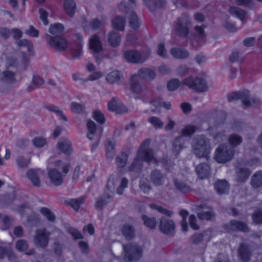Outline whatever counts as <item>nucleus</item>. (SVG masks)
Instances as JSON below:
<instances>
[{
    "instance_id": "nucleus-1",
    "label": "nucleus",
    "mask_w": 262,
    "mask_h": 262,
    "mask_svg": "<svg viewBox=\"0 0 262 262\" xmlns=\"http://www.w3.org/2000/svg\"><path fill=\"white\" fill-rule=\"evenodd\" d=\"M193 152L199 158H208L211 146L209 140L205 136H197L193 139Z\"/></svg>"
},
{
    "instance_id": "nucleus-2",
    "label": "nucleus",
    "mask_w": 262,
    "mask_h": 262,
    "mask_svg": "<svg viewBox=\"0 0 262 262\" xmlns=\"http://www.w3.org/2000/svg\"><path fill=\"white\" fill-rule=\"evenodd\" d=\"M16 74L10 70H5L0 73V92H8L17 81Z\"/></svg>"
},
{
    "instance_id": "nucleus-3",
    "label": "nucleus",
    "mask_w": 262,
    "mask_h": 262,
    "mask_svg": "<svg viewBox=\"0 0 262 262\" xmlns=\"http://www.w3.org/2000/svg\"><path fill=\"white\" fill-rule=\"evenodd\" d=\"M182 85L200 93L206 92L208 89L205 80L200 77L189 76L182 81Z\"/></svg>"
},
{
    "instance_id": "nucleus-4",
    "label": "nucleus",
    "mask_w": 262,
    "mask_h": 262,
    "mask_svg": "<svg viewBox=\"0 0 262 262\" xmlns=\"http://www.w3.org/2000/svg\"><path fill=\"white\" fill-rule=\"evenodd\" d=\"M151 51L140 52L136 50H128L124 52V57L128 62L132 63H142L145 62L150 55Z\"/></svg>"
},
{
    "instance_id": "nucleus-5",
    "label": "nucleus",
    "mask_w": 262,
    "mask_h": 262,
    "mask_svg": "<svg viewBox=\"0 0 262 262\" xmlns=\"http://www.w3.org/2000/svg\"><path fill=\"white\" fill-rule=\"evenodd\" d=\"M234 151L230 146L222 144L216 149L215 159L219 163H224L229 161L234 156Z\"/></svg>"
},
{
    "instance_id": "nucleus-6",
    "label": "nucleus",
    "mask_w": 262,
    "mask_h": 262,
    "mask_svg": "<svg viewBox=\"0 0 262 262\" xmlns=\"http://www.w3.org/2000/svg\"><path fill=\"white\" fill-rule=\"evenodd\" d=\"M124 257L128 261L138 260L141 256V249L137 245L129 243L123 245Z\"/></svg>"
},
{
    "instance_id": "nucleus-7",
    "label": "nucleus",
    "mask_w": 262,
    "mask_h": 262,
    "mask_svg": "<svg viewBox=\"0 0 262 262\" xmlns=\"http://www.w3.org/2000/svg\"><path fill=\"white\" fill-rule=\"evenodd\" d=\"M191 26L190 20L187 16L178 18L175 24V30L177 34L181 37H187Z\"/></svg>"
},
{
    "instance_id": "nucleus-8",
    "label": "nucleus",
    "mask_w": 262,
    "mask_h": 262,
    "mask_svg": "<svg viewBox=\"0 0 262 262\" xmlns=\"http://www.w3.org/2000/svg\"><path fill=\"white\" fill-rule=\"evenodd\" d=\"M224 228L227 232H249L250 228L247 224L236 220H231L228 223L224 225Z\"/></svg>"
},
{
    "instance_id": "nucleus-9",
    "label": "nucleus",
    "mask_w": 262,
    "mask_h": 262,
    "mask_svg": "<svg viewBox=\"0 0 262 262\" xmlns=\"http://www.w3.org/2000/svg\"><path fill=\"white\" fill-rule=\"evenodd\" d=\"M44 174V170L40 168H30L27 170L26 177L33 186L39 188L41 186V178Z\"/></svg>"
},
{
    "instance_id": "nucleus-10",
    "label": "nucleus",
    "mask_w": 262,
    "mask_h": 262,
    "mask_svg": "<svg viewBox=\"0 0 262 262\" xmlns=\"http://www.w3.org/2000/svg\"><path fill=\"white\" fill-rule=\"evenodd\" d=\"M50 235V233L45 229L37 230L34 238L35 245L42 248L46 247L48 245Z\"/></svg>"
},
{
    "instance_id": "nucleus-11",
    "label": "nucleus",
    "mask_w": 262,
    "mask_h": 262,
    "mask_svg": "<svg viewBox=\"0 0 262 262\" xmlns=\"http://www.w3.org/2000/svg\"><path fill=\"white\" fill-rule=\"evenodd\" d=\"M87 128L88 130V133L87 134L88 139L90 140H94L96 141V144L93 145L92 146V149L93 150L96 148V147L99 143L102 131V129H101L100 133L99 134H97L96 132V125L95 123L92 120L88 121Z\"/></svg>"
},
{
    "instance_id": "nucleus-12",
    "label": "nucleus",
    "mask_w": 262,
    "mask_h": 262,
    "mask_svg": "<svg viewBox=\"0 0 262 262\" xmlns=\"http://www.w3.org/2000/svg\"><path fill=\"white\" fill-rule=\"evenodd\" d=\"M90 48L94 52V57L96 62L99 64L102 58L98 55V53L102 51V47L101 41L97 35H93L90 39Z\"/></svg>"
},
{
    "instance_id": "nucleus-13",
    "label": "nucleus",
    "mask_w": 262,
    "mask_h": 262,
    "mask_svg": "<svg viewBox=\"0 0 262 262\" xmlns=\"http://www.w3.org/2000/svg\"><path fill=\"white\" fill-rule=\"evenodd\" d=\"M197 208L202 209L197 214V216L200 220L209 221L214 219L215 214L212 207L205 204H202L199 205Z\"/></svg>"
},
{
    "instance_id": "nucleus-14",
    "label": "nucleus",
    "mask_w": 262,
    "mask_h": 262,
    "mask_svg": "<svg viewBox=\"0 0 262 262\" xmlns=\"http://www.w3.org/2000/svg\"><path fill=\"white\" fill-rule=\"evenodd\" d=\"M160 230L166 234H170L174 232L175 224L172 220L162 216L159 222Z\"/></svg>"
},
{
    "instance_id": "nucleus-15",
    "label": "nucleus",
    "mask_w": 262,
    "mask_h": 262,
    "mask_svg": "<svg viewBox=\"0 0 262 262\" xmlns=\"http://www.w3.org/2000/svg\"><path fill=\"white\" fill-rule=\"evenodd\" d=\"M237 256L241 262H249L252 256V251L246 243L240 244L237 250Z\"/></svg>"
},
{
    "instance_id": "nucleus-16",
    "label": "nucleus",
    "mask_w": 262,
    "mask_h": 262,
    "mask_svg": "<svg viewBox=\"0 0 262 262\" xmlns=\"http://www.w3.org/2000/svg\"><path fill=\"white\" fill-rule=\"evenodd\" d=\"M48 176L51 183L55 186H60L63 182V175L56 168L49 169Z\"/></svg>"
},
{
    "instance_id": "nucleus-17",
    "label": "nucleus",
    "mask_w": 262,
    "mask_h": 262,
    "mask_svg": "<svg viewBox=\"0 0 262 262\" xmlns=\"http://www.w3.org/2000/svg\"><path fill=\"white\" fill-rule=\"evenodd\" d=\"M50 39L49 45L59 51H63L67 48V41L63 38L52 37L47 35Z\"/></svg>"
},
{
    "instance_id": "nucleus-18",
    "label": "nucleus",
    "mask_w": 262,
    "mask_h": 262,
    "mask_svg": "<svg viewBox=\"0 0 262 262\" xmlns=\"http://www.w3.org/2000/svg\"><path fill=\"white\" fill-rule=\"evenodd\" d=\"M248 91L244 90L229 94L228 96V99L229 101L241 99L244 106H249V103L246 100V97H248Z\"/></svg>"
},
{
    "instance_id": "nucleus-19",
    "label": "nucleus",
    "mask_w": 262,
    "mask_h": 262,
    "mask_svg": "<svg viewBox=\"0 0 262 262\" xmlns=\"http://www.w3.org/2000/svg\"><path fill=\"white\" fill-rule=\"evenodd\" d=\"M136 75L139 78H141L143 79L151 81L154 80L156 76V74L155 72L148 68H143L138 70Z\"/></svg>"
},
{
    "instance_id": "nucleus-20",
    "label": "nucleus",
    "mask_w": 262,
    "mask_h": 262,
    "mask_svg": "<svg viewBox=\"0 0 262 262\" xmlns=\"http://www.w3.org/2000/svg\"><path fill=\"white\" fill-rule=\"evenodd\" d=\"M137 156L142 162L143 161H145L149 163L153 160L157 163L156 159L154 157V151L151 149H147V150H143L138 149Z\"/></svg>"
},
{
    "instance_id": "nucleus-21",
    "label": "nucleus",
    "mask_w": 262,
    "mask_h": 262,
    "mask_svg": "<svg viewBox=\"0 0 262 262\" xmlns=\"http://www.w3.org/2000/svg\"><path fill=\"white\" fill-rule=\"evenodd\" d=\"M164 176L161 171L152 170L149 176L150 181L156 186H161L163 184Z\"/></svg>"
},
{
    "instance_id": "nucleus-22",
    "label": "nucleus",
    "mask_w": 262,
    "mask_h": 262,
    "mask_svg": "<svg viewBox=\"0 0 262 262\" xmlns=\"http://www.w3.org/2000/svg\"><path fill=\"white\" fill-rule=\"evenodd\" d=\"M108 109L111 111H115L119 112L120 109L122 110L123 112H126L127 108L122 104L119 99L117 97H113L108 103Z\"/></svg>"
},
{
    "instance_id": "nucleus-23",
    "label": "nucleus",
    "mask_w": 262,
    "mask_h": 262,
    "mask_svg": "<svg viewBox=\"0 0 262 262\" xmlns=\"http://www.w3.org/2000/svg\"><path fill=\"white\" fill-rule=\"evenodd\" d=\"M214 188L219 194L227 193L229 189V184L227 180H217L214 183Z\"/></svg>"
},
{
    "instance_id": "nucleus-24",
    "label": "nucleus",
    "mask_w": 262,
    "mask_h": 262,
    "mask_svg": "<svg viewBox=\"0 0 262 262\" xmlns=\"http://www.w3.org/2000/svg\"><path fill=\"white\" fill-rule=\"evenodd\" d=\"M130 89L133 93L136 94H139L142 91L143 88L139 81V78L135 74L130 77Z\"/></svg>"
},
{
    "instance_id": "nucleus-25",
    "label": "nucleus",
    "mask_w": 262,
    "mask_h": 262,
    "mask_svg": "<svg viewBox=\"0 0 262 262\" xmlns=\"http://www.w3.org/2000/svg\"><path fill=\"white\" fill-rule=\"evenodd\" d=\"M195 171L199 178L203 179L209 175L210 168L208 164L201 163L196 167Z\"/></svg>"
},
{
    "instance_id": "nucleus-26",
    "label": "nucleus",
    "mask_w": 262,
    "mask_h": 262,
    "mask_svg": "<svg viewBox=\"0 0 262 262\" xmlns=\"http://www.w3.org/2000/svg\"><path fill=\"white\" fill-rule=\"evenodd\" d=\"M122 78V73L118 71H112L106 76V81L112 84H118Z\"/></svg>"
},
{
    "instance_id": "nucleus-27",
    "label": "nucleus",
    "mask_w": 262,
    "mask_h": 262,
    "mask_svg": "<svg viewBox=\"0 0 262 262\" xmlns=\"http://www.w3.org/2000/svg\"><path fill=\"white\" fill-rule=\"evenodd\" d=\"M64 10L70 17H73L76 11V5L74 0H64Z\"/></svg>"
},
{
    "instance_id": "nucleus-28",
    "label": "nucleus",
    "mask_w": 262,
    "mask_h": 262,
    "mask_svg": "<svg viewBox=\"0 0 262 262\" xmlns=\"http://www.w3.org/2000/svg\"><path fill=\"white\" fill-rule=\"evenodd\" d=\"M237 181L239 182H245L251 174L250 170L246 167H240L236 169Z\"/></svg>"
},
{
    "instance_id": "nucleus-29",
    "label": "nucleus",
    "mask_w": 262,
    "mask_h": 262,
    "mask_svg": "<svg viewBox=\"0 0 262 262\" xmlns=\"http://www.w3.org/2000/svg\"><path fill=\"white\" fill-rule=\"evenodd\" d=\"M143 163L137 156L130 165L128 166V170L129 172L139 174L141 171Z\"/></svg>"
},
{
    "instance_id": "nucleus-30",
    "label": "nucleus",
    "mask_w": 262,
    "mask_h": 262,
    "mask_svg": "<svg viewBox=\"0 0 262 262\" xmlns=\"http://www.w3.org/2000/svg\"><path fill=\"white\" fill-rule=\"evenodd\" d=\"M107 40L112 47H116L118 46L120 43L121 36L118 32L112 31L107 35Z\"/></svg>"
},
{
    "instance_id": "nucleus-31",
    "label": "nucleus",
    "mask_w": 262,
    "mask_h": 262,
    "mask_svg": "<svg viewBox=\"0 0 262 262\" xmlns=\"http://www.w3.org/2000/svg\"><path fill=\"white\" fill-rule=\"evenodd\" d=\"M170 52L173 57L178 59H185L189 56V53L184 49L173 48L170 50Z\"/></svg>"
},
{
    "instance_id": "nucleus-32",
    "label": "nucleus",
    "mask_w": 262,
    "mask_h": 262,
    "mask_svg": "<svg viewBox=\"0 0 262 262\" xmlns=\"http://www.w3.org/2000/svg\"><path fill=\"white\" fill-rule=\"evenodd\" d=\"M44 83L43 79L37 75H34L32 79L31 84L28 86L27 91L30 92L39 88Z\"/></svg>"
},
{
    "instance_id": "nucleus-33",
    "label": "nucleus",
    "mask_w": 262,
    "mask_h": 262,
    "mask_svg": "<svg viewBox=\"0 0 262 262\" xmlns=\"http://www.w3.org/2000/svg\"><path fill=\"white\" fill-rule=\"evenodd\" d=\"M185 140L182 136L176 138L172 144V152L177 156L183 149Z\"/></svg>"
},
{
    "instance_id": "nucleus-34",
    "label": "nucleus",
    "mask_w": 262,
    "mask_h": 262,
    "mask_svg": "<svg viewBox=\"0 0 262 262\" xmlns=\"http://www.w3.org/2000/svg\"><path fill=\"white\" fill-rule=\"evenodd\" d=\"M121 231L124 236L128 240L132 239L135 236V230L129 224L124 225Z\"/></svg>"
},
{
    "instance_id": "nucleus-35",
    "label": "nucleus",
    "mask_w": 262,
    "mask_h": 262,
    "mask_svg": "<svg viewBox=\"0 0 262 262\" xmlns=\"http://www.w3.org/2000/svg\"><path fill=\"white\" fill-rule=\"evenodd\" d=\"M57 146L58 149L64 154L70 155L72 151L71 143L70 141L68 140L60 141Z\"/></svg>"
},
{
    "instance_id": "nucleus-36",
    "label": "nucleus",
    "mask_w": 262,
    "mask_h": 262,
    "mask_svg": "<svg viewBox=\"0 0 262 262\" xmlns=\"http://www.w3.org/2000/svg\"><path fill=\"white\" fill-rule=\"evenodd\" d=\"M251 184L254 188H257L262 186V171H257L252 176Z\"/></svg>"
},
{
    "instance_id": "nucleus-37",
    "label": "nucleus",
    "mask_w": 262,
    "mask_h": 262,
    "mask_svg": "<svg viewBox=\"0 0 262 262\" xmlns=\"http://www.w3.org/2000/svg\"><path fill=\"white\" fill-rule=\"evenodd\" d=\"M128 159V155L125 152H121L116 158V164L118 168H122L125 167Z\"/></svg>"
},
{
    "instance_id": "nucleus-38",
    "label": "nucleus",
    "mask_w": 262,
    "mask_h": 262,
    "mask_svg": "<svg viewBox=\"0 0 262 262\" xmlns=\"http://www.w3.org/2000/svg\"><path fill=\"white\" fill-rule=\"evenodd\" d=\"M228 141L229 145L231 146V148H233L239 145L243 142V138L241 136L235 134H231L228 139Z\"/></svg>"
},
{
    "instance_id": "nucleus-39",
    "label": "nucleus",
    "mask_w": 262,
    "mask_h": 262,
    "mask_svg": "<svg viewBox=\"0 0 262 262\" xmlns=\"http://www.w3.org/2000/svg\"><path fill=\"white\" fill-rule=\"evenodd\" d=\"M85 199V196H82L77 199H71L66 203L70 206L74 210L78 211L81 205L84 202Z\"/></svg>"
},
{
    "instance_id": "nucleus-40",
    "label": "nucleus",
    "mask_w": 262,
    "mask_h": 262,
    "mask_svg": "<svg viewBox=\"0 0 262 262\" xmlns=\"http://www.w3.org/2000/svg\"><path fill=\"white\" fill-rule=\"evenodd\" d=\"M113 28L116 30L123 31L125 24V19L121 16H116L112 22Z\"/></svg>"
},
{
    "instance_id": "nucleus-41",
    "label": "nucleus",
    "mask_w": 262,
    "mask_h": 262,
    "mask_svg": "<svg viewBox=\"0 0 262 262\" xmlns=\"http://www.w3.org/2000/svg\"><path fill=\"white\" fill-rule=\"evenodd\" d=\"M229 12L231 15L235 16L243 22L246 16V12L244 10L238 7H231Z\"/></svg>"
},
{
    "instance_id": "nucleus-42",
    "label": "nucleus",
    "mask_w": 262,
    "mask_h": 262,
    "mask_svg": "<svg viewBox=\"0 0 262 262\" xmlns=\"http://www.w3.org/2000/svg\"><path fill=\"white\" fill-rule=\"evenodd\" d=\"M111 198V195L105 192L104 196L99 198L95 204V207L97 209H102L103 207L108 203L107 200Z\"/></svg>"
},
{
    "instance_id": "nucleus-43",
    "label": "nucleus",
    "mask_w": 262,
    "mask_h": 262,
    "mask_svg": "<svg viewBox=\"0 0 262 262\" xmlns=\"http://www.w3.org/2000/svg\"><path fill=\"white\" fill-rule=\"evenodd\" d=\"M166 3L165 0H158L155 3H149L147 6L151 11H154L157 9H162L165 7Z\"/></svg>"
},
{
    "instance_id": "nucleus-44",
    "label": "nucleus",
    "mask_w": 262,
    "mask_h": 262,
    "mask_svg": "<svg viewBox=\"0 0 262 262\" xmlns=\"http://www.w3.org/2000/svg\"><path fill=\"white\" fill-rule=\"evenodd\" d=\"M173 183L176 188L182 192L185 193L191 190L190 186L183 182L176 179Z\"/></svg>"
},
{
    "instance_id": "nucleus-45",
    "label": "nucleus",
    "mask_w": 262,
    "mask_h": 262,
    "mask_svg": "<svg viewBox=\"0 0 262 262\" xmlns=\"http://www.w3.org/2000/svg\"><path fill=\"white\" fill-rule=\"evenodd\" d=\"M119 180L118 177H115L114 175L111 176L107 181L106 189L111 193H113L116 189V184Z\"/></svg>"
},
{
    "instance_id": "nucleus-46",
    "label": "nucleus",
    "mask_w": 262,
    "mask_h": 262,
    "mask_svg": "<svg viewBox=\"0 0 262 262\" xmlns=\"http://www.w3.org/2000/svg\"><path fill=\"white\" fill-rule=\"evenodd\" d=\"M64 30V27L61 24L57 23L51 25L49 28V32L55 35H60Z\"/></svg>"
},
{
    "instance_id": "nucleus-47",
    "label": "nucleus",
    "mask_w": 262,
    "mask_h": 262,
    "mask_svg": "<svg viewBox=\"0 0 262 262\" xmlns=\"http://www.w3.org/2000/svg\"><path fill=\"white\" fill-rule=\"evenodd\" d=\"M16 199V193L15 191H12L3 195L2 199V203L6 205L11 204Z\"/></svg>"
},
{
    "instance_id": "nucleus-48",
    "label": "nucleus",
    "mask_w": 262,
    "mask_h": 262,
    "mask_svg": "<svg viewBox=\"0 0 262 262\" xmlns=\"http://www.w3.org/2000/svg\"><path fill=\"white\" fill-rule=\"evenodd\" d=\"M40 213L51 222H54L56 219L54 213L48 208L42 207L40 208Z\"/></svg>"
},
{
    "instance_id": "nucleus-49",
    "label": "nucleus",
    "mask_w": 262,
    "mask_h": 262,
    "mask_svg": "<svg viewBox=\"0 0 262 262\" xmlns=\"http://www.w3.org/2000/svg\"><path fill=\"white\" fill-rule=\"evenodd\" d=\"M147 121L156 129H160L164 126V122L157 117H150L148 118Z\"/></svg>"
},
{
    "instance_id": "nucleus-50",
    "label": "nucleus",
    "mask_w": 262,
    "mask_h": 262,
    "mask_svg": "<svg viewBox=\"0 0 262 262\" xmlns=\"http://www.w3.org/2000/svg\"><path fill=\"white\" fill-rule=\"evenodd\" d=\"M129 26L133 29H137L139 27V22L137 15L134 12H132L129 16Z\"/></svg>"
},
{
    "instance_id": "nucleus-51",
    "label": "nucleus",
    "mask_w": 262,
    "mask_h": 262,
    "mask_svg": "<svg viewBox=\"0 0 262 262\" xmlns=\"http://www.w3.org/2000/svg\"><path fill=\"white\" fill-rule=\"evenodd\" d=\"M142 219L144 224L150 229H154L156 226V220L155 217H149L148 216L143 215Z\"/></svg>"
},
{
    "instance_id": "nucleus-52",
    "label": "nucleus",
    "mask_w": 262,
    "mask_h": 262,
    "mask_svg": "<svg viewBox=\"0 0 262 262\" xmlns=\"http://www.w3.org/2000/svg\"><path fill=\"white\" fill-rule=\"evenodd\" d=\"M151 208L154 209L158 211L159 212L166 215L167 216L170 217L173 214L171 210H168L161 206H158L155 204H151L150 205Z\"/></svg>"
},
{
    "instance_id": "nucleus-53",
    "label": "nucleus",
    "mask_w": 262,
    "mask_h": 262,
    "mask_svg": "<svg viewBox=\"0 0 262 262\" xmlns=\"http://www.w3.org/2000/svg\"><path fill=\"white\" fill-rule=\"evenodd\" d=\"M17 45L19 47L23 46L27 47L28 48V51L30 52H31L33 50V43L27 39L18 40V41H17Z\"/></svg>"
},
{
    "instance_id": "nucleus-54",
    "label": "nucleus",
    "mask_w": 262,
    "mask_h": 262,
    "mask_svg": "<svg viewBox=\"0 0 262 262\" xmlns=\"http://www.w3.org/2000/svg\"><path fill=\"white\" fill-rule=\"evenodd\" d=\"M47 108L50 112H54L57 115L60 116L63 120L64 121H67V119L66 117L63 115L62 113V111L60 110V108L55 105H52L48 106Z\"/></svg>"
},
{
    "instance_id": "nucleus-55",
    "label": "nucleus",
    "mask_w": 262,
    "mask_h": 262,
    "mask_svg": "<svg viewBox=\"0 0 262 262\" xmlns=\"http://www.w3.org/2000/svg\"><path fill=\"white\" fill-rule=\"evenodd\" d=\"M182 84L179 80L177 78H174L168 82L167 87L170 91L176 90L180 85Z\"/></svg>"
},
{
    "instance_id": "nucleus-56",
    "label": "nucleus",
    "mask_w": 262,
    "mask_h": 262,
    "mask_svg": "<svg viewBox=\"0 0 262 262\" xmlns=\"http://www.w3.org/2000/svg\"><path fill=\"white\" fill-rule=\"evenodd\" d=\"M28 248V242L25 239H19L16 243V248L19 251L26 252Z\"/></svg>"
},
{
    "instance_id": "nucleus-57",
    "label": "nucleus",
    "mask_w": 262,
    "mask_h": 262,
    "mask_svg": "<svg viewBox=\"0 0 262 262\" xmlns=\"http://www.w3.org/2000/svg\"><path fill=\"white\" fill-rule=\"evenodd\" d=\"M253 222L256 224H262V210L258 209L252 215Z\"/></svg>"
},
{
    "instance_id": "nucleus-58",
    "label": "nucleus",
    "mask_w": 262,
    "mask_h": 262,
    "mask_svg": "<svg viewBox=\"0 0 262 262\" xmlns=\"http://www.w3.org/2000/svg\"><path fill=\"white\" fill-rule=\"evenodd\" d=\"M207 235H208L207 231L195 234L192 236V242L193 243L195 244H199L202 242L204 238V237Z\"/></svg>"
},
{
    "instance_id": "nucleus-59",
    "label": "nucleus",
    "mask_w": 262,
    "mask_h": 262,
    "mask_svg": "<svg viewBox=\"0 0 262 262\" xmlns=\"http://www.w3.org/2000/svg\"><path fill=\"white\" fill-rule=\"evenodd\" d=\"M71 109L75 113H81L84 110V106L82 104L73 102L71 105Z\"/></svg>"
},
{
    "instance_id": "nucleus-60",
    "label": "nucleus",
    "mask_w": 262,
    "mask_h": 262,
    "mask_svg": "<svg viewBox=\"0 0 262 262\" xmlns=\"http://www.w3.org/2000/svg\"><path fill=\"white\" fill-rule=\"evenodd\" d=\"M32 142L35 147L41 148L46 144L47 140L45 138L37 137L33 139Z\"/></svg>"
},
{
    "instance_id": "nucleus-61",
    "label": "nucleus",
    "mask_w": 262,
    "mask_h": 262,
    "mask_svg": "<svg viewBox=\"0 0 262 262\" xmlns=\"http://www.w3.org/2000/svg\"><path fill=\"white\" fill-rule=\"evenodd\" d=\"M16 163L17 166L21 168H26L29 165L30 160L23 157L19 156L16 159Z\"/></svg>"
},
{
    "instance_id": "nucleus-62",
    "label": "nucleus",
    "mask_w": 262,
    "mask_h": 262,
    "mask_svg": "<svg viewBox=\"0 0 262 262\" xmlns=\"http://www.w3.org/2000/svg\"><path fill=\"white\" fill-rule=\"evenodd\" d=\"M214 119L215 123L217 125H220L226 121V116L224 112H220L214 115Z\"/></svg>"
},
{
    "instance_id": "nucleus-63",
    "label": "nucleus",
    "mask_w": 262,
    "mask_h": 262,
    "mask_svg": "<svg viewBox=\"0 0 262 262\" xmlns=\"http://www.w3.org/2000/svg\"><path fill=\"white\" fill-rule=\"evenodd\" d=\"M196 130V127L194 126H187L185 127L181 132L182 136H189L192 135Z\"/></svg>"
},
{
    "instance_id": "nucleus-64",
    "label": "nucleus",
    "mask_w": 262,
    "mask_h": 262,
    "mask_svg": "<svg viewBox=\"0 0 262 262\" xmlns=\"http://www.w3.org/2000/svg\"><path fill=\"white\" fill-rule=\"evenodd\" d=\"M128 183V181L126 178H122L121 180L120 185L116 189L117 193L119 195L122 194L124 189L127 187Z\"/></svg>"
}]
</instances>
